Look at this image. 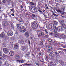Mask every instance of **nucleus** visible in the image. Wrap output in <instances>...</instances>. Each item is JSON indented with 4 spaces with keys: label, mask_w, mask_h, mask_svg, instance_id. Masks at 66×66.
I'll return each mask as SVG.
<instances>
[{
    "label": "nucleus",
    "mask_w": 66,
    "mask_h": 66,
    "mask_svg": "<svg viewBox=\"0 0 66 66\" xmlns=\"http://www.w3.org/2000/svg\"><path fill=\"white\" fill-rule=\"evenodd\" d=\"M62 27L61 26H59L57 27L56 26L55 27V29L54 30V32H55L57 33V32H59L60 31H63V27L64 29H66V24H64L62 25Z\"/></svg>",
    "instance_id": "obj_1"
},
{
    "label": "nucleus",
    "mask_w": 66,
    "mask_h": 66,
    "mask_svg": "<svg viewBox=\"0 0 66 66\" xmlns=\"http://www.w3.org/2000/svg\"><path fill=\"white\" fill-rule=\"evenodd\" d=\"M29 9H30V11L31 12H35V13L36 14H37V8L34 6H32L31 7H29Z\"/></svg>",
    "instance_id": "obj_2"
},
{
    "label": "nucleus",
    "mask_w": 66,
    "mask_h": 66,
    "mask_svg": "<svg viewBox=\"0 0 66 66\" xmlns=\"http://www.w3.org/2000/svg\"><path fill=\"white\" fill-rule=\"evenodd\" d=\"M32 28L34 29H36L38 27V25H37V24L36 23H33L32 26Z\"/></svg>",
    "instance_id": "obj_3"
},
{
    "label": "nucleus",
    "mask_w": 66,
    "mask_h": 66,
    "mask_svg": "<svg viewBox=\"0 0 66 66\" xmlns=\"http://www.w3.org/2000/svg\"><path fill=\"white\" fill-rule=\"evenodd\" d=\"M49 27L50 29L51 30H54L55 27L54 25L53 24H50L49 25Z\"/></svg>",
    "instance_id": "obj_4"
},
{
    "label": "nucleus",
    "mask_w": 66,
    "mask_h": 66,
    "mask_svg": "<svg viewBox=\"0 0 66 66\" xmlns=\"http://www.w3.org/2000/svg\"><path fill=\"white\" fill-rule=\"evenodd\" d=\"M19 30L20 32L22 33H24L26 31V29L24 28H21Z\"/></svg>",
    "instance_id": "obj_5"
},
{
    "label": "nucleus",
    "mask_w": 66,
    "mask_h": 66,
    "mask_svg": "<svg viewBox=\"0 0 66 66\" xmlns=\"http://www.w3.org/2000/svg\"><path fill=\"white\" fill-rule=\"evenodd\" d=\"M3 25L4 26H7L9 25V23L6 21H4L3 22Z\"/></svg>",
    "instance_id": "obj_6"
},
{
    "label": "nucleus",
    "mask_w": 66,
    "mask_h": 66,
    "mask_svg": "<svg viewBox=\"0 0 66 66\" xmlns=\"http://www.w3.org/2000/svg\"><path fill=\"white\" fill-rule=\"evenodd\" d=\"M50 59H52L53 57H54V54L53 53H51L50 54L49 56Z\"/></svg>",
    "instance_id": "obj_7"
},
{
    "label": "nucleus",
    "mask_w": 66,
    "mask_h": 66,
    "mask_svg": "<svg viewBox=\"0 0 66 66\" xmlns=\"http://www.w3.org/2000/svg\"><path fill=\"white\" fill-rule=\"evenodd\" d=\"M3 51L5 53H7L9 51V50H8L7 49L5 48H4Z\"/></svg>",
    "instance_id": "obj_8"
},
{
    "label": "nucleus",
    "mask_w": 66,
    "mask_h": 66,
    "mask_svg": "<svg viewBox=\"0 0 66 66\" xmlns=\"http://www.w3.org/2000/svg\"><path fill=\"white\" fill-rule=\"evenodd\" d=\"M18 42L19 43H20L21 44H23V43H24V42L23 41V40L22 39H21L18 41Z\"/></svg>",
    "instance_id": "obj_9"
},
{
    "label": "nucleus",
    "mask_w": 66,
    "mask_h": 66,
    "mask_svg": "<svg viewBox=\"0 0 66 66\" xmlns=\"http://www.w3.org/2000/svg\"><path fill=\"white\" fill-rule=\"evenodd\" d=\"M24 35L26 37H27L29 36V33L28 31L26 32L24 34Z\"/></svg>",
    "instance_id": "obj_10"
},
{
    "label": "nucleus",
    "mask_w": 66,
    "mask_h": 66,
    "mask_svg": "<svg viewBox=\"0 0 66 66\" xmlns=\"http://www.w3.org/2000/svg\"><path fill=\"white\" fill-rule=\"evenodd\" d=\"M5 36V34L4 32H2L0 34V37L2 38L4 37Z\"/></svg>",
    "instance_id": "obj_11"
},
{
    "label": "nucleus",
    "mask_w": 66,
    "mask_h": 66,
    "mask_svg": "<svg viewBox=\"0 0 66 66\" xmlns=\"http://www.w3.org/2000/svg\"><path fill=\"white\" fill-rule=\"evenodd\" d=\"M9 54L10 56H13L14 54V52L12 51L9 52Z\"/></svg>",
    "instance_id": "obj_12"
},
{
    "label": "nucleus",
    "mask_w": 66,
    "mask_h": 66,
    "mask_svg": "<svg viewBox=\"0 0 66 66\" xmlns=\"http://www.w3.org/2000/svg\"><path fill=\"white\" fill-rule=\"evenodd\" d=\"M59 63H60V64L62 65V66H63L64 65V63L62 61V60H59Z\"/></svg>",
    "instance_id": "obj_13"
},
{
    "label": "nucleus",
    "mask_w": 66,
    "mask_h": 66,
    "mask_svg": "<svg viewBox=\"0 0 66 66\" xmlns=\"http://www.w3.org/2000/svg\"><path fill=\"white\" fill-rule=\"evenodd\" d=\"M65 37H66V36L64 34H61L60 35V39H61L62 38H65Z\"/></svg>",
    "instance_id": "obj_14"
},
{
    "label": "nucleus",
    "mask_w": 66,
    "mask_h": 66,
    "mask_svg": "<svg viewBox=\"0 0 66 66\" xmlns=\"http://www.w3.org/2000/svg\"><path fill=\"white\" fill-rule=\"evenodd\" d=\"M17 26L18 29L20 30L21 28V25L20 24H17Z\"/></svg>",
    "instance_id": "obj_15"
},
{
    "label": "nucleus",
    "mask_w": 66,
    "mask_h": 66,
    "mask_svg": "<svg viewBox=\"0 0 66 66\" xmlns=\"http://www.w3.org/2000/svg\"><path fill=\"white\" fill-rule=\"evenodd\" d=\"M65 22V21L63 20H61L60 22V23L61 24V25H63V24H64V22Z\"/></svg>",
    "instance_id": "obj_16"
},
{
    "label": "nucleus",
    "mask_w": 66,
    "mask_h": 66,
    "mask_svg": "<svg viewBox=\"0 0 66 66\" xmlns=\"http://www.w3.org/2000/svg\"><path fill=\"white\" fill-rule=\"evenodd\" d=\"M59 15V14L58 15H56L55 14H54V13H53L52 15H51V17H54V16H56L57 17V16H58Z\"/></svg>",
    "instance_id": "obj_17"
},
{
    "label": "nucleus",
    "mask_w": 66,
    "mask_h": 66,
    "mask_svg": "<svg viewBox=\"0 0 66 66\" xmlns=\"http://www.w3.org/2000/svg\"><path fill=\"white\" fill-rule=\"evenodd\" d=\"M18 47H19V46L18 45L15 44L14 45V48L15 49H18Z\"/></svg>",
    "instance_id": "obj_18"
},
{
    "label": "nucleus",
    "mask_w": 66,
    "mask_h": 66,
    "mask_svg": "<svg viewBox=\"0 0 66 66\" xmlns=\"http://www.w3.org/2000/svg\"><path fill=\"white\" fill-rule=\"evenodd\" d=\"M48 66H56V64H53L52 63L48 64Z\"/></svg>",
    "instance_id": "obj_19"
},
{
    "label": "nucleus",
    "mask_w": 66,
    "mask_h": 66,
    "mask_svg": "<svg viewBox=\"0 0 66 66\" xmlns=\"http://www.w3.org/2000/svg\"><path fill=\"white\" fill-rule=\"evenodd\" d=\"M17 61L18 62L21 63H23L24 62V61L23 60H17Z\"/></svg>",
    "instance_id": "obj_20"
},
{
    "label": "nucleus",
    "mask_w": 66,
    "mask_h": 66,
    "mask_svg": "<svg viewBox=\"0 0 66 66\" xmlns=\"http://www.w3.org/2000/svg\"><path fill=\"white\" fill-rule=\"evenodd\" d=\"M29 4L30 6L31 5H35L33 2H30L29 3Z\"/></svg>",
    "instance_id": "obj_21"
},
{
    "label": "nucleus",
    "mask_w": 66,
    "mask_h": 66,
    "mask_svg": "<svg viewBox=\"0 0 66 66\" xmlns=\"http://www.w3.org/2000/svg\"><path fill=\"white\" fill-rule=\"evenodd\" d=\"M53 23L55 26H57L58 24V22L55 21H54Z\"/></svg>",
    "instance_id": "obj_22"
},
{
    "label": "nucleus",
    "mask_w": 66,
    "mask_h": 66,
    "mask_svg": "<svg viewBox=\"0 0 66 66\" xmlns=\"http://www.w3.org/2000/svg\"><path fill=\"white\" fill-rule=\"evenodd\" d=\"M15 57L16 59H19L20 58V56L18 55H16L15 56Z\"/></svg>",
    "instance_id": "obj_23"
},
{
    "label": "nucleus",
    "mask_w": 66,
    "mask_h": 66,
    "mask_svg": "<svg viewBox=\"0 0 66 66\" xmlns=\"http://www.w3.org/2000/svg\"><path fill=\"white\" fill-rule=\"evenodd\" d=\"M26 47L25 46H22L21 50H23V51H24V50L26 49Z\"/></svg>",
    "instance_id": "obj_24"
},
{
    "label": "nucleus",
    "mask_w": 66,
    "mask_h": 66,
    "mask_svg": "<svg viewBox=\"0 0 66 66\" xmlns=\"http://www.w3.org/2000/svg\"><path fill=\"white\" fill-rule=\"evenodd\" d=\"M7 2H8V5H9L11 3V0H6Z\"/></svg>",
    "instance_id": "obj_25"
},
{
    "label": "nucleus",
    "mask_w": 66,
    "mask_h": 66,
    "mask_svg": "<svg viewBox=\"0 0 66 66\" xmlns=\"http://www.w3.org/2000/svg\"><path fill=\"white\" fill-rule=\"evenodd\" d=\"M54 53L56 55H57V56H58V55H59V53H57L56 51L54 52Z\"/></svg>",
    "instance_id": "obj_26"
},
{
    "label": "nucleus",
    "mask_w": 66,
    "mask_h": 66,
    "mask_svg": "<svg viewBox=\"0 0 66 66\" xmlns=\"http://www.w3.org/2000/svg\"><path fill=\"white\" fill-rule=\"evenodd\" d=\"M53 35L55 37H57L58 36H59V35L58 34H54Z\"/></svg>",
    "instance_id": "obj_27"
},
{
    "label": "nucleus",
    "mask_w": 66,
    "mask_h": 66,
    "mask_svg": "<svg viewBox=\"0 0 66 66\" xmlns=\"http://www.w3.org/2000/svg\"><path fill=\"white\" fill-rule=\"evenodd\" d=\"M44 35V33L43 32H42L41 33H40L39 34V35H38V36H43V35Z\"/></svg>",
    "instance_id": "obj_28"
},
{
    "label": "nucleus",
    "mask_w": 66,
    "mask_h": 66,
    "mask_svg": "<svg viewBox=\"0 0 66 66\" xmlns=\"http://www.w3.org/2000/svg\"><path fill=\"white\" fill-rule=\"evenodd\" d=\"M11 12H13V13H15V11L14 10V9H11Z\"/></svg>",
    "instance_id": "obj_29"
},
{
    "label": "nucleus",
    "mask_w": 66,
    "mask_h": 66,
    "mask_svg": "<svg viewBox=\"0 0 66 66\" xmlns=\"http://www.w3.org/2000/svg\"><path fill=\"white\" fill-rule=\"evenodd\" d=\"M13 34H10L8 32V35L9 36H12L13 35Z\"/></svg>",
    "instance_id": "obj_30"
},
{
    "label": "nucleus",
    "mask_w": 66,
    "mask_h": 66,
    "mask_svg": "<svg viewBox=\"0 0 66 66\" xmlns=\"http://www.w3.org/2000/svg\"><path fill=\"white\" fill-rule=\"evenodd\" d=\"M8 33L10 34H13V31H9L8 32Z\"/></svg>",
    "instance_id": "obj_31"
},
{
    "label": "nucleus",
    "mask_w": 66,
    "mask_h": 66,
    "mask_svg": "<svg viewBox=\"0 0 66 66\" xmlns=\"http://www.w3.org/2000/svg\"><path fill=\"white\" fill-rule=\"evenodd\" d=\"M42 29H43V28L42 27H41V29L40 30H38L37 32H42Z\"/></svg>",
    "instance_id": "obj_32"
},
{
    "label": "nucleus",
    "mask_w": 66,
    "mask_h": 66,
    "mask_svg": "<svg viewBox=\"0 0 66 66\" xmlns=\"http://www.w3.org/2000/svg\"><path fill=\"white\" fill-rule=\"evenodd\" d=\"M58 12V13H61L62 11L60 10V9H58L56 10Z\"/></svg>",
    "instance_id": "obj_33"
},
{
    "label": "nucleus",
    "mask_w": 66,
    "mask_h": 66,
    "mask_svg": "<svg viewBox=\"0 0 66 66\" xmlns=\"http://www.w3.org/2000/svg\"><path fill=\"white\" fill-rule=\"evenodd\" d=\"M2 2L3 3H6V0H3Z\"/></svg>",
    "instance_id": "obj_34"
},
{
    "label": "nucleus",
    "mask_w": 66,
    "mask_h": 66,
    "mask_svg": "<svg viewBox=\"0 0 66 66\" xmlns=\"http://www.w3.org/2000/svg\"><path fill=\"white\" fill-rule=\"evenodd\" d=\"M40 61H41V62H42V63L44 62V59H42L41 60H40Z\"/></svg>",
    "instance_id": "obj_35"
},
{
    "label": "nucleus",
    "mask_w": 66,
    "mask_h": 66,
    "mask_svg": "<svg viewBox=\"0 0 66 66\" xmlns=\"http://www.w3.org/2000/svg\"><path fill=\"white\" fill-rule=\"evenodd\" d=\"M44 31H45V32L47 34L48 33V30L47 29H45Z\"/></svg>",
    "instance_id": "obj_36"
},
{
    "label": "nucleus",
    "mask_w": 66,
    "mask_h": 66,
    "mask_svg": "<svg viewBox=\"0 0 66 66\" xmlns=\"http://www.w3.org/2000/svg\"><path fill=\"white\" fill-rule=\"evenodd\" d=\"M49 36L48 35H45V37H46V38H49Z\"/></svg>",
    "instance_id": "obj_37"
},
{
    "label": "nucleus",
    "mask_w": 66,
    "mask_h": 66,
    "mask_svg": "<svg viewBox=\"0 0 66 66\" xmlns=\"http://www.w3.org/2000/svg\"><path fill=\"white\" fill-rule=\"evenodd\" d=\"M58 2H62V1L61 0H56Z\"/></svg>",
    "instance_id": "obj_38"
},
{
    "label": "nucleus",
    "mask_w": 66,
    "mask_h": 66,
    "mask_svg": "<svg viewBox=\"0 0 66 66\" xmlns=\"http://www.w3.org/2000/svg\"><path fill=\"white\" fill-rule=\"evenodd\" d=\"M26 23H27V25H30V23H29V21H27L26 22Z\"/></svg>",
    "instance_id": "obj_39"
},
{
    "label": "nucleus",
    "mask_w": 66,
    "mask_h": 66,
    "mask_svg": "<svg viewBox=\"0 0 66 66\" xmlns=\"http://www.w3.org/2000/svg\"><path fill=\"white\" fill-rule=\"evenodd\" d=\"M58 52L59 53H64V52L63 51L61 52L60 51H58Z\"/></svg>",
    "instance_id": "obj_40"
},
{
    "label": "nucleus",
    "mask_w": 66,
    "mask_h": 66,
    "mask_svg": "<svg viewBox=\"0 0 66 66\" xmlns=\"http://www.w3.org/2000/svg\"><path fill=\"white\" fill-rule=\"evenodd\" d=\"M11 26L13 29H14V26L13 24H11Z\"/></svg>",
    "instance_id": "obj_41"
},
{
    "label": "nucleus",
    "mask_w": 66,
    "mask_h": 66,
    "mask_svg": "<svg viewBox=\"0 0 66 66\" xmlns=\"http://www.w3.org/2000/svg\"><path fill=\"white\" fill-rule=\"evenodd\" d=\"M31 17L32 18H34V17H35V15L34 14H32V15L31 16Z\"/></svg>",
    "instance_id": "obj_42"
},
{
    "label": "nucleus",
    "mask_w": 66,
    "mask_h": 66,
    "mask_svg": "<svg viewBox=\"0 0 66 66\" xmlns=\"http://www.w3.org/2000/svg\"><path fill=\"white\" fill-rule=\"evenodd\" d=\"M28 54H26V56H29V55H30V52H28Z\"/></svg>",
    "instance_id": "obj_43"
},
{
    "label": "nucleus",
    "mask_w": 66,
    "mask_h": 66,
    "mask_svg": "<svg viewBox=\"0 0 66 66\" xmlns=\"http://www.w3.org/2000/svg\"><path fill=\"white\" fill-rule=\"evenodd\" d=\"M11 3L12 4V6L13 7H14V3H13V1H12V2Z\"/></svg>",
    "instance_id": "obj_44"
},
{
    "label": "nucleus",
    "mask_w": 66,
    "mask_h": 66,
    "mask_svg": "<svg viewBox=\"0 0 66 66\" xmlns=\"http://www.w3.org/2000/svg\"><path fill=\"white\" fill-rule=\"evenodd\" d=\"M6 57V55L4 54L3 56V57Z\"/></svg>",
    "instance_id": "obj_45"
},
{
    "label": "nucleus",
    "mask_w": 66,
    "mask_h": 66,
    "mask_svg": "<svg viewBox=\"0 0 66 66\" xmlns=\"http://www.w3.org/2000/svg\"><path fill=\"white\" fill-rule=\"evenodd\" d=\"M48 50H51V49H52V47H49L48 48Z\"/></svg>",
    "instance_id": "obj_46"
},
{
    "label": "nucleus",
    "mask_w": 66,
    "mask_h": 66,
    "mask_svg": "<svg viewBox=\"0 0 66 66\" xmlns=\"http://www.w3.org/2000/svg\"><path fill=\"white\" fill-rule=\"evenodd\" d=\"M30 2V1H26V2L27 4H28V3H29H29Z\"/></svg>",
    "instance_id": "obj_47"
},
{
    "label": "nucleus",
    "mask_w": 66,
    "mask_h": 66,
    "mask_svg": "<svg viewBox=\"0 0 66 66\" xmlns=\"http://www.w3.org/2000/svg\"><path fill=\"white\" fill-rule=\"evenodd\" d=\"M43 42H44L43 41H41V45H43V44H44V43H43Z\"/></svg>",
    "instance_id": "obj_48"
},
{
    "label": "nucleus",
    "mask_w": 66,
    "mask_h": 66,
    "mask_svg": "<svg viewBox=\"0 0 66 66\" xmlns=\"http://www.w3.org/2000/svg\"><path fill=\"white\" fill-rule=\"evenodd\" d=\"M7 38L5 37L4 38V40H7Z\"/></svg>",
    "instance_id": "obj_49"
},
{
    "label": "nucleus",
    "mask_w": 66,
    "mask_h": 66,
    "mask_svg": "<svg viewBox=\"0 0 66 66\" xmlns=\"http://www.w3.org/2000/svg\"><path fill=\"white\" fill-rule=\"evenodd\" d=\"M19 20L20 21L21 20H22V19L21 18L19 17Z\"/></svg>",
    "instance_id": "obj_50"
},
{
    "label": "nucleus",
    "mask_w": 66,
    "mask_h": 66,
    "mask_svg": "<svg viewBox=\"0 0 66 66\" xmlns=\"http://www.w3.org/2000/svg\"><path fill=\"white\" fill-rule=\"evenodd\" d=\"M49 52L50 53H52L53 51H52L50 50L49 51Z\"/></svg>",
    "instance_id": "obj_51"
},
{
    "label": "nucleus",
    "mask_w": 66,
    "mask_h": 66,
    "mask_svg": "<svg viewBox=\"0 0 66 66\" xmlns=\"http://www.w3.org/2000/svg\"><path fill=\"white\" fill-rule=\"evenodd\" d=\"M46 10H48V9H49V8L48 7V6H47V7H46Z\"/></svg>",
    "instance_id": "obj_52"
},
{
    "label": "nucleus",
    "mask_w": 66,
    "mask_h": 66,
    "mask_svg": "<svg viewBox=\"0 0 66 66\" xmlns=\"http://www.w3.org/2000/svg\"><path fill=\"white\" fill-rule=\"evenodd\" d=\"M64 14H62L61 15V16H62V17H63L64 16Z\"/></svg>",
    "instance_id": "obj_53"
},
{
    "label": "nucleus",
    "mask_w": 66,
    "mask_h": 66,
    "mask_svg": "<svg viewBox=\"0 0 66 66\" xmlns=\"http://www.w3.org/2000/svg\"><path fill=\"white\" fill-rule=\"evenodd\" d=\"M11 15H12V16H14L15 15H14V14L12 13L11 14Z\"/></svg>",
    "instance_id": "obj_54"
},
{
    "label": "nucleus",
    "mask_w": 66,
    "mask_h": 66,
    "mask_svg": "<svg viewBox=\"0 0 66 66\" xmlns=\"http://www.w3.org/2000/svg\"><path fill=\"white\" fill-rule=\"evenodd\" d=\"M31 65V64H27V66H30Z\"/></svg>",
    "instance_id": "obj_55"
},
{
    "label": "nucleus",
    "mask_w": 66,
    "mask_h": 66,
    "mask_svg": "<svg viewBox=\"0 0 66 66\" xmlns=\"http://www.w3.org/2000/svg\"><path fill=\"white\" fill-rule=\"evenodd\" d=\"M0 56H2V53L1 52H0Z\"/></svg>",
    "instance_id": "obj_56"
},
{
    "label": "nucleus",
    "mask_w": 66,
    "mask_h": 66,
    "mask_svg": "<svg viewBox=\"0 0 66 66\" xmlns=\"http://www.w3.org/2000/svg\"><path fill=\"white\" fill-rule=\"evenodd\" d=\"M28 43L29 44V45H30L31 44V43H30V40L28 41Z\"/></svg>",
    "instance_id": "obj_57"
},
{
    "label": "nucleus",
    "mask_w": 66,
    "mask_h": 66,
    "mask_svg": "<svg viewBox=\"0 0 66 66\" xmlns=\"http://www.w3.org/2000/svg\"><path fill=\"white\" fill-rule=\"evenodd\" d=\"M5 66H8V64L6 63L5 64Z\"/></svg>",
    "instance_id": "obj_58"
},
{
    "label": "nucleus",
    "mask_w": 66,
    "mask_h": 66,
    "mask_svg": "<svg viewBox=\"0 0 66 66\" xmlns=\"http://www.w3.org/2000/svg\"><path fill=\"white\" fill-rule=\"evenodd\" d=\"M56 6H57L58 5H60V4H59V3H57L56 4Z\"/></svg>",
    "instance_id": "obj_59"
},
{
    "label": "nucleus",
    "mask_w": 66,
    "mask_h": 66,
    "mask_svg": "<svg viewBox=\"0 0 66 66\" xmlns=\"http://www.w3.org/2000/svg\"><path fill=\"white\" fill-rule=\"evenodd\" d=\"M52 33H51L50 34V35H52Z\"/></svg>",
    "instance_id": "obj_60"
},
{
    "label": "nucleus",
    "mask_w": 66,
    "mask_h": 66,
    "mask_svg": "<svg viewBox=\"0 0 66 66\" xmlns=\"http://www.w3.org/2000/svg\"><path fill=\"white\" fill-rule=\"evenodd\" d=\"M63 13V12H62V11H61V12H60V14L61 15H62V14H63V13Z\"/></svg>",
    "instance_id": "obj_61"
},
{
    "label": "nucleus",
    "mask_w": 66,
    "mask_h": 66,
    "mask_svg": "<svg viewBox=\"0 0 66 66\" xmlns=\"http://www.w3.org/2000/svg\"><path fill=\"white\" fill-rule=\"evenodd\" d=\"M45 7H46L47 6V4H45Z\"/></svg>",
    "instance_id": "obj_62"
},
{
    "label": "nucleus",
    "mask_w": 66,
    "mask_h": 66,
    "mask_svg": "<svg viewBox=\"0 0 66 66\" xmlns=\"http://www.w3.org/2000/svg\"><path fill=\"white\" fill-rule=\"evenodd\" d=\"M38 11L39 12H42V11L40 10H38Z\"/></svg>",
    "instance_id": "obj_63"
},
{
    "label": "nucleus",
    "mask_w": 66,
    "mask_h": 66,
    "mask_svg": "<svg viewBox=\"0 0 66 66\" xmlns=\"http://www.w3.org/2000/svg\"><path fill=\"white\" fill-rule=\"evenodd\" d=\"M36 65H38V63H36Z\"/></svg>",
    "instance_id": "obj_64"
}]
</instances>
